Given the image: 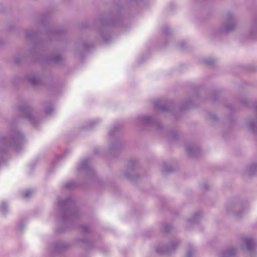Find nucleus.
I'll list each match as a JSON object with an SVG mask.
<instances>
[{"mask_svg": "<svg viewBox=\"0 0 257 257\" xmlns=\"http://www.w3.org/2000/svg\"><path fill=\"white\" fill-rule=\"evenodd\" d=\"M68 218L70 219L74 218L76 219L79 217V208H71L70 210L68 211Z\"/></svg>", "mask_w": 257, "mask_h": 257, "instance_id": "nucleus-1", "label": "nucleus"}, {"mask_svg": "<svg viewBox=\"0 0 257 257\" xmlns=\"http://www.w3.org/2000/svg\"><path fill=\"white\" fill-rule=\"evenodd\" d=\"M65 204V202L64 201L61 200L60 199H58L56 203V208L60 211H63V207Z\"/></svg>", "mask_w": 257, "mask_h": 257, "instance_id": "nucleus-2", "label": "nucleus"}, {"mask_svg": "<svg viewBox=\"0 0 257 257\" xmlns=\"http://www.w3.org/2000/svg\"><path fill=\"white\" fill-rule=\"evenodd\" d=\"M8 208V204L6 202H3L1 204L0 209L1 211L4 213L6 212L7 211Z\"/></svg>", "mask_w": 257, "mask_h": 257, "instance_id": "nucleus-3", "label": "nucleus"}, {"mask_svg": "<svg viewBox=\"0 0 257 257\" xmlns=\"http://www.w3.org/2000/svg\"><path fill=\"white\" fill-rule=\"evenodd\" d=\"M78 184V183H76V182L74 181H71L68 183H66V186L67 187H74Z\"/></svg>", "mask_w": 257, "mask_h": 257, "instance_id": "nucleus-4", "label": "nucleus"}, {"mask_svg": "<svg viewBox=\"0 0 257 257\" xmlns=\"http://www.w3.org/2000/svg\"><path fill=\"white\" fill-rule=\"evenodd\" d=\"M76 173H77L78 174L79 173V172H80V168H79V166H77L76 168Z\"/></svg>", "mask_w": 257, "mask_h": 257, "instance_id": "nucleus-5", "label": "nucleus"}, {"mask_svg": "<svg viewBox=\"0 0 257 257\" xmlns=\"http://www.w3.org/2000/svg\"><path fill=\"white\" fill-rule=\"evenodd\" d=\"M29 194H30V192L28 191V192H27L26 193L25 195H26V196H28L29 195Z\"/></svg>", "mask_w": 257, "mask_h": 257, "instance_id": "nucleus-6", "label": "nucleus"}, {"mask_svg": "<svg viewBox=\"0 0 257 257\" xmlns=\"http://www.w3.org/2000/svg\"><path fill=\"white\" fill-rule=\"evenodd\" d=\"M81 233H82V231H83V230H84V228H83V227H81Z\"/></svg>", "mask_w": 257, "mask_h": 257, "instance_id": "nucleus-7", "label": "nucleus"}]
</instances>
